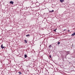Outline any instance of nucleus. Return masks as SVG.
<instances>
[{"instance_id":"4","label":"nucleus","mask_w":75,"mask_h":75,"mask_svg":"<svg viewBox=\"0 0 75 75\" xmlns=\"http://www.w3.org/2000/svg\"><path fill=\"white\" fill-rule=\"evenodd\" d=\"M75 35V32L74 33L71 35V36H74Z\"/></svg>"},{"instance_id":"10","label":"nucleus","mask_w":75,"mask_h":75,"mask_svg":"<svg viewBox=\"0 0 75 75\" xmlns=\"http://www.w3.org/2000/svg\"><path fill=\"white\" fill-rule=\"evenodd\" d=\"M30 35H26V37H28L29 36H30Z\"/></svg>"},{"instance_id":"16","label":"nucleus","mask_w":75,"mask_h":75,"mask_svg":"<svg viewBox=\"0 0 75 75\" xmlns=\"http://www.w3.org/2000/svg\"><path fill=\"white\" fill-rule=\"evenodd\" d=\"M68 31H69V32L70 31H69V30H68Z\"/></svg>"},{"instance_id":"15","label":"nucleus","mask_w":75,"mask_h":75,"mask_svg":"<svg viewBox=\"0 0 75 75\" xmlns=\"http://www.w3.org/2000/svg\"><path fill=\"white\" fill-rule=\"evenodd\" d=\"M66 30V29H64V31H65Z\"/></svg>"},{"instance_id":"14","label":"nucleus","mask_w":75,"mask_h":75,"mask_svg":"<svg viewBox=\"0 0 75 75\" xmlns=\"http://www.w3.org/2000/svg\"><path fill=\"white\" fill-rule=\"evenodd\" d=\"M51 47V45H50V46H49V47Z\"/></svg>"},{"instance_id":"2","label":"nucleus","mask_w":75,"mask_h":75,"mask_svg":"<svg viewBox=\"0 0 75 75\" xmlns=\"http://www.w3.org/2000/svg\"><path fill=\"white\" fill-rule=\"evenodd\" d=\"M10 4H13V3H14V2L13 1H11L10 2Z\"/></svg>"},{"instance_id":"11","label":"nucleus","mask_w":75,"mask_h":75,"mask_svg":"<svg viewBox=\"0 0 75 75\" xmlns=\"http://www.w3.org/2000/svg\"><path fill=\"white\" fill-rule=\"evenodd\" d=\"M59 44H60V42H58V43H57V45H59Z\"/></svg>"},{"instance_id":"1","label":"nucleus","mask_w":75,"mask_h":75,"mask_svg":"<svg viewBox=\"0 0 75 75\" xmlns=\"http://www.w3.org/2000/svg\"><path fill=\"white\" fill-rule=\"evenodd\" d=\"M66 54L67 55H68V54H69V51H67L66 52Z\"/></svg>"},{"instance_id":"13","label":"nucleus","mask_w":75,"mask_h":75,"mask_svg":"<svg viewBox=\"0 0 75 75\" xmlns=\"http://www.w3.org/2000/svg\"><path fill=\"white\" fill-rule=\"evenodd\" d=\"M49 57H50V58H51V56L50 55Z\"/></svg>"},{"instance_id":"8","label":"nucleus","mask_w":75,"mask_h":75,"mask_svg":"<svg viewBox=\"0 0 75 75\" xmlns=\"http://www.w3.org/2000/svg\"><path fill=\"white\" fill-rule=\"evenodd\" d=\"M24 41L25 43H27V41L26 40H24Z\"/></svg>"},{"instance_id":"7","label":"nucleus","mask_w":75,"mask_h":75,"mask_svg":"<svg viewBox=\"0 0 75 75\" xmlns=\"http://www.w3.org/2000/svg\"><path fill=\"white\" fill-rule=\"evenodd\" d=\"M54 10H52V11H50L49 12H54Z\"/></svg>"},{"instance_id":"9","label":"nucleus","mask_w":75,"mask_h":75,"mask_svg":"<svg viewBox=\"0 0 75 75\" xmlns=\"http://www.w3.org/2000/svg\"><path fill=\"white\" fill-rule=\"evenodd\" d=\"M18 73H19V75H21V74H22V73H21V72H18Z\"/></svg>"},{"instance_id":"5","label":"nucleus","mask_w":75,"mask_h":75,"mask_svg":"<svg viewBox=\"0 0 75 75\" xmlns=\"http://www.w3.org/2000/svg\"><path fill=\"white\" fill-rule=\"evenodd\" d=\"M64 1V0H60V1L61 3H63V2Z\"/></svg>"},{"instance_id":"6","label":"nucleus","mask_w":75,"mask_h":75,"mask_svg":"<svg viewBox=\"0 0 75 75\" xmlns=\"http://www.w3.org/2000/svg\"><path fill=\"white\" fill-rule=\"evenodd\" d=\"M25 58H27V54H25L24 55Z\"/></svg>"},{"instance_id":"12","label":"nucleus","mask_w":75,"mask_h":75,"mask_svg":"<svg viewBox=\"0 0 75 75\" xmlns=\"http://www.w3.org/2000/svg\"><path fill=\"white\" fill-rule=\"evenodd\" d=\"M56 29H54V31H55V32H56Z\"/></svg>"},{"instance_id":"3","label":"nucleus","mask_w":75,"mask_h":75,"mask_svg":"<svg viewBox=\"0 0 75 75\" xmlns=\"http://www.w3.org/2000/svg\"><path fill=\"white\" fill-rule=\"evenodd\" d=\"M1 48H2V49L4 48H5V47H3V45H1Z\"/></svg>"}]
</instances>
